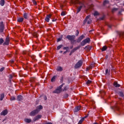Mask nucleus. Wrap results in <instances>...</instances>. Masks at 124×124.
<instances>
[{
    "label": "nucleus",
    "mask_w": 124,
    "mask_h": 124,
    "mask_svg": "<svg viewBox=\"0 0 124 124\" xmlns=\"http://www.w3.org/2000/svg\"><path fill=\"white\" fill-rule=\"evenodd\" d=\"M83 64V61L82 60H79L75 65L74 68L76 69H78V68H80L81 66H82Z\"/></svg>",
    "instance_id": "nucleus-6"
},
{
    "label": "nucleus",
    "mask_w": 124,
    "mask_h": 124,
    "mask_svg": "<svg viewBox=\"0 0 124 124\" xmlns=\"http://www.w3.org/2000/svg\"><path fill=\"white\" fill-rule=\"evenodd\" d=\"M70 49H73V46H72L70 47Z\"/></svg>",
    "instance_id": "nucleus-62"
},
{
    "label": "nucleus",
    "mask_w": 124,
    "mask_h": 124,
    "mask_svg": "<svg viewBox=\"0 0 124 124\" xmlns=\"http://www.w3.org/2000/svg\"><path fill=\"white\" fill-rule=\"evenodd\" d=\"M17 22H18V23H22L24 21V18L19 17L17 18Z\"/></svg>",
    "instance_id": "nucleus-21"
},
{
    "label": "nucleus",
    "mask_w": 124,
    "mask_h": 124,
    "mask_svg": "<svg viewBox=\"0 0 124 124\" xmlns=\"http://www.w3.org/2000/svg\"><path fill=\"white\" fill-rule=\"evenodd\" d=\"M76 36H78V35H79V33H80V32L78 30H77L76 31Z\"/></svg>",
    "instance_id": "nucleus-39"
},
{
    "label": "nucleus",
    "mask_w": 124,
    "mask_h": 124,
    "mask_svg": "<svg viewBox=\"0 0 124 124\" xmlns=\"http://www.w3.org/2000/svg\"><path fill=\"white\" fill-rule=\"evenodd\" d=\"M100 20H104V16L101 17Z\"/></svg>",
    "instance_id": "nucleus-60"
},
{
    "label": "nucleus",
    "mask_w": 124,
    "mask_h": 124,
    "mask_svg": "<svg viewBox=\"0 0 124 124\" xmlns=\"http://www.w3.org/2000/svg\"><path fill=\"white\" fill-rule=\"evenodd\" d=\"M68 89H69L68 86H66L64 87V89H63V92H65L67 91Z\"/></svg>",
    "instance_id": "nucleus-36"
},
{
    "label": "nucleus",
    "mask_w": 124,
    "mask_h": 124,
    "mask_svg": "<svg viewBox=\"0 0 124 124\" xmlns=\"http://www.w3.org/2000/svg\"><path fill=\"white\" fill-rule=\"evenodd\" d=\"M62 35L60 38H58L57 42H60V41H62Z\"/></svg>",
    "instance_id": "nucleus-40"
},
{
    "label": "nucleus",
    "mask_w": 124,
    "mask_h": 124,
    "mask_svg": "<svg viewBox=\"0 0 124 124\" xmlns=\"http://www.w3.org/2000/svg\"><path fill=\"white\" fill-rule=\"evenodd\" d=\"M66 38L68 39L72 44H74V43L76 42V40H75V38H76V36L75 35H68L66 36Z\"/></svg>",
    "instance_id": "nucleus-1"
},
{
    "label": "nucleus",
    "mask_w": 124,
    "mask_h": 124,
    "mask_svg": "<svg viewBox=\"0 0 124 124\" xmlns=\"http://www.w3.org/2000/svg\"><path fill=\"white\" fill-rule=\"evenodd\" d=\"M118 8H114L112 9V13H114V12H116V11H118Z\"/></svg>",
    "instance_id": "nucleus-35"
},
{
    "label": "nucleus",
    "mask_w": 124,
    "mask_h": 124,
    "mask_svg": "<svg viewBox=\"0 0 124 124\" xmlns=\"http://www.w3.org/2000/svg\"><path fill=\"white\" fill-rule=\"evenodd\" d=\"M63 70L62 67L61 66L58 67L56 69L57 71H62Z\"/></svg>",
    "instance_id": "nucleus-26"
},
{
    "label": "nucleus",
    "mask_w": 124,
    "mask_h": 124,
    "mask_svg": "<svg viewBox=\"0 0 124 124\" xmlns=\"http://www.w3.org/2000/svg\"><path fill=\"white\" fill-rule=\"evenodd\" d=\"M85 50H89V51L92 50V46H90V45H87L84 47Z\"/></svg>",
    "instance_id": "nucleus-20"
},
{
    "label": "nucleus",
    "mask_w": 124,
    "mask_h": 124,
    "mask_svg": "<svg viewBox=\"0 0 124 124\" xmlns=\"http://www.w3.org/2000/svg\"><path fill=\"white\" fill-rule=\"evenodd\" d=\"M63 49V50H67V49H69V47L68 46L64 47Z\"/></svg>",
    "instance_id": "nucleus-48"
},
{
    "label": "nucleus",
    "mask_w": 124,
    "mask_h": 124,
    "mask_svg": "<svg viewBox=\"0 0 124 124\" xmlns=\"http://www.w3.org/2000/svg\"><path fill=\"white\" fill-rule=\"evenodd\" d=\"M113 86H114V87H115V88H120V87H121V85L119 84V83H118V82L115 81L113 83Z\"/></svg>",
    "instance_id": "nucleus-16"
},
{
    "label": "nucleus",
    "mask_w": 124,
    "mask_h": 124,
    "mask_svg": "<svg viewBox=\"0 0 124 124\" xmlns=\"http://www.w3.org/2000/svg\"><path fill=\"white\" fill-rule=\"evenodd\" d=\"M61 16H65V13H64V12L62 11L61 13Z\"/></svg>",
    "instance_id": "nucleus-42"
},
{
    "label": "nucleus",
    "mask_w": 124,
    "mask_h": 124,
    "mask_svg": "<svg viewBox=\"0 0 124 124\" xmlns=\"http://www.w3.org/2000/svg\"><path fill=\"white\" fill-rule=\"evenodd\" d=\"M23 18L26 20H29L30 17L29 16V14L25 13L23 14Z\"/></svg>",
    "instance_id": "nucleus-15"
},
{
    "label": "nucleus",
    "mask_w": 124,
    "mask_h": 124,
    "mask_svg": "<svg viewBox=\"0 0 124 124\" xmlns=\"http://www.w3.org/2000/svg\"><path fill=\"white\" fill-rule=\"evenodd\" d=\"M78 3L79 4V6L77 7V14H78L80 11H81V10L82 8H85L86 6H85V4H83V2H80L79 1H78Z\"/></svg>",
    "instance_id": "nucleus-2"
},
{
    "label": "nucleus",
    "mask_w": 124,
    "mask_h": 124,
    "mask_svg": "<svg viewBox=\"0 0 124 124\" xmlns=\"http://www.w3.org/2000/svg\"><path fill=\"white\" fill-rule=\"evenodd\" d=\"M109 57V56H108V55H107L106 56V59H107Z\"/></svg>",
    "instance_id": "nucleus-61"
},
{
    "label": "nucleus",
    "mask_w": 124,
    "mask_h": 124,
    "mask_svg": "<svg viewBox=\"0 0 124 124\" xmlns=\"http://www.w3.org/2000/svg\"><path fill=\"white\" fill-rule=\"evenodd\" d=\"M111 108L112 109V110H114L116 111H120V108L118 106H115L114 108V107H111Z\"/></svg>",
    "instance_id": "nucleus-18"
},
{
    "label": "nucleus",
    "mask_w": 124,
    "mask_h": 124,
    "mask_svg": "<svg viewBox=\"0 0 124 124\" xmlns=\"http://www.w3.org/2000/svg\"><path fill=\"white\" fill-rule=\"evenodd\" d=\"M122 12H123V10H120V11H119L118 14H119V15H121Z\"/></svg>",
    "instance_id": "nucleus-50"
},
{
    "label": "nucleus",
    "mask_w": 124,
    "mask_h": 124,
    "mask_svg": "<svg viewBox=\"0 0 124 124\" xmlns=\"http://www.w3.org/2000/svg\"><path fill=\"white\" fill-rule=\"evenodd\" d=\"M56 78H57V76H54L52 77V78H51V82H55Z\"/></svg>",
    "instance_id": "nucleus-33"
},
{
    "label": "nucleus",
    "mask_w": 124,
    "mask_h": 124,
    "mask_svg": "<svg viewBox=\"0 0 124 124\" xmlns=\"http://www.w3.org/2000/svg\"><path fill=\"white\" fill-rule=\"evenodd\" d=\"M24 121L27 124H30V123H31V119L26 118L24 119Z\"/></svg>",
    "instance_id": "nucleus-23"
},
{
    "label": "nucleus",
    "mask_w": 124,
    "mask_h": 124,
    "mask_svg": "<svg viewBox=\"0 0 124 124\" xmlns=\"http://www.w3.org/2000/svg\"><path fill=\"white\" fill-rule=\"evenodd\" d=\"M62 47H63V45H60L58 46L57 47V50H60V49H61Z\"/></svg>",
    "instance_id": "nucleus-34"
},
{
    "label": "nucleus",
    "mask_w": 124,
    "mask_h": 124,
    "mask_svg": "<svg viewBox=\"0 0 124 124\" xmlns=\"http://www.w3.org/2000/svg\"><path fill=\"white\" fill-rule=\"evenodd\" d=\"M44 100H47V96H45V97H44Z\"/></svg>",
    "instance_id": "nucleus-55"
},
{
    "label": "nucleus",
    "mask_w": 124,
    "mask_h": 124,
    "mask_svg": "<svg viewBox=\"0 0 124 124\" xmlns=\"http://www.w3.org/2000/svg\"><path fill=\"white\" fill-rule=\"evenodd\" d=\"M118 94H119V96H121V97H124V94L123 91L118 92Z\"/></svg>",
    "instance_id": "nucleus-19"
},
{
    "label": "nucleus",
    "mask_w": 124,
    "mask_h": 124,
    "mask_svg": "<svg viewBox=\"0 0 124 124\" xmlns=\"http://www.w3.org/2000/svg\"><path fill=\"white\" fill-rule=\"evenodd\" d=\"M80 48H81V46H78L75 48H74L71 51V52L73 54V53H74V52H75L76 51H77V50H78V49H80Z\"/></svg>",
    "instance_id": "nucleus-12"
},
{
    "label": "nucleus",
    "mask_w": 124,
    "mask_h": 124,
    "mask_svg": "<svg viewBox=\"0 0 124 124\" xmlns=\"http://www.w3.org/2000/svg\"><path fill=\"white\" fill-rule=\"evenodd\" d=\"M3 98H4V93H2L0 95V101H2V100H3Z\"/></svg>",
    "instance_id": "nucleus-25"
},
{
    "label": "nucleus",
    "mask_w": 124,
    "mask_h": 124,
    "mask_svg": "<svg viewBox=\"0 0 124 124\" xmlns=\"http://www.w3.org/2000/svg\"><path fill=\"white\" fill-rule=\"evenodd\" d=\"M3 70H4V67H3L0 69V72H2Z\"/></svg>",
    "instance_id": "nucleus-47"
},
{
    "label": "nucleus",
    "mask_w": 124,
    "mask_h": 124,
    "mask_svg": "<svg viewBox=\"0 0 124 124\" xmlns=\"http://www.w3.org/2000/svg\"><path fill=\"white\" fill-rule=\"evenodd\" d=\"M32 60H34L35 59V56L33 55L31 57Z\"/></svg>",
    "instance_id": "nucleus-54"
},
{
    "label": "nucleus",
    "mask_w": 124,
    "mask_h": 124,
    "mask_svg": "<svg viewBox=\"0 0 124 124\" xmlns=\"http://www.w3.org/2000/svg\"><path fill=\"white\" fill-rule=\"evenodd\" d=\"M109 3V1L108 0H106L103 2V6H105L106 4H108Z\"/></svg>",
    "instance_id": "nucleus-30"
},
{
    "label": "nucleus",
    "mask_w": 124,
    "mask_h": 124,
    "mask_svg": "<svg viewBox=\"0 0 124 124\" xmlns=\"http://www.w3.org/2000/svg\"><path fill=\"white\" fill-rule=\"evenodd\" d=\"M101 50H102V52H104V51H106L107 50V46H103Z\"/></svg>",
    "instance_id": "nucleus-27"
},
{
    "label": "nucleus",
    "mask_w": 124,
    "mask_h": 124,
    "mask_svg": "<svg viewBox=\"0 0 124 124\" xmlns=\"http://www.w3.org/2000/svg\"><path fill=\"white\" fill-rule=\"evenodd\" d=\"M91 83H92V80H88L86 82V84H87V85H89V84H91Z\"/></svg>",
    "instance_id": "nucleus-41"
},
{
    "label": "nucleus",
    "mask_w": 124,
    "mask_h": 124,
    "mask_svg": "<svg viewBox=\"0 0 124 124\" xmlns=\"http://www.w3.org/2000/svg\"><path fill=\"white\" fill-rule=\"evenodd\" d=\"M38 112H39V110H38V109H34L30 113V116L31 117H34V116L38 114Z\"/></svg>",
    "instance_id": "nucleus-7"
},
{
    "label": "nucleus",
    "mask_w": 124,
    "mask_h": 124,
    "mask_svg": "<svg viewBox=\"0 0 124 124\" xmlns=\"http://www.w3.org/2000/svg\"><path fill=\"white\" fill-rule=\"evenodd\" d=\"M9 43H10V37L9 36H7L5 38V42L3 44V46H8Z\"/></svg>",
    "instance_id": "nucleus-5"
},
{
    "label": "nucleus",
    "mask_w": 124,
    "mask_h": 124,
    "mask_svg": "<svg viewBox=\"0 0 124 124\" xmlns=\"http://www.w3.org/2000/svg\"><path fill=\"white\" fill-rule=\"evenodd\" d=\"M8 113L7 109H5L0 113L1 116H6Z\"/></svg>",
    "instance_id": "nucleus-13"
},
{
    "label": "nucleus",
    "mask_w": 124,
    "mask_h": 124,
    "mask_svg": "<svg viewBox=\"0 0 124 124\" xmlns=\"http://www.w3.org/2000/svg\"><path fill=\"white\" fill-rule=\"evenodd\" d=\"M90 17L91 16H88L86 17L85 19L83 21V25L85 26L86 25V23L87 22V25H90V24L92 23V20L90 19Z\"/></svg>",
    "instance_id": "nucleus-4"
},
{
    "label": "nucleus",
    "mask_w": 124,
    "mask_h": 124,
    "mask_svg": "<svg viewBox=\"0 0 124 124\" xmlns=\"http://www.w3.org/2000/svg\"><path fill=\"white\" fill-rule=\"evenodd\" d=\"M17 100L18 101H22V100H24V97L21 95H18L17 96Z\"/></svg>",
    "instance_id": "nucleus-14"
},
{
    "label": "nucleus",
    "mask_w": 124,
    "mask_h": 124,
    "mask_svg": "<svg viewBox=\"0 0 124 124\" xmlns=\"http://www.w3.org/2000/svg\"><path fill=\"white\" fill-rule=\"evenodd\" d=\"M120 35L121 36H123V37H124V32H122L121 33H120Z\"/></svg>",
    "instance_id": "nucleus-51"
},
{
    "label": "nucleus",
    "mask_w": 124,
    "mask_h": 124,
    "mask_svg": "<svg viewBox=\"0 0 124 124\" xmlns=\"http://www.w3.org/2000/svg\"><path fill=\"white\" fill-rule=\"evenodd\" d=\"M52 21V22H56V21H57V19H53Z\"/></svg>",
    "instance_id": "nucleus-59"
},
{
    "label": "nucleus",
    "mask_w": 124,
    "mask_h": 124,
    "mask_svg": "<svg viewBox=\"0 0 124 124\" xmlns=\"http://www.w3.org/2000/svg\"><path fill=\"white\" fill-rule=\"evenodd\" d=\"M52 16V15H46V17L45 18V20L47 22V23H49L50 21V18Z\"/></svg>",
    "instance_id": "nucleus-10"
},
{
    "label": "nucleus",
    "mask_w": 124,
    "mask_h": 124,
    "mask_svg": "<svg viewBox=\"0 0 124 124\" xmlns=\"http://www.w3.org/2000/svg\"><path fill=\"white\" fill-rule=\"evenodd\" d=\"M60 6L61 7V9H62V8H63V6H64V5H62V4H61Z\"/></svg>",
    "instance_id": "nucleus-53"
},
{
    "label": "nucleus",
    "mask_w": 124,
    "mask_h": 124,
    "mask_svg": "<svg viewBox=\"0 0 124 124\" xmlns=\"http://www.w3.org/2000/svg\"><path fill=\"white\" fill-rule=\"evenodd\" d=\"M4 4H5V0H0V6H4Z\"/></svg>",
    "instance_id": "nucleus-17"
},
{
    "label": "nucleus",
    "mask_w": 124,
    "mask_h": 124,
    "mask_svg": "<svg viewBox=\"0 0 124 124\" xmlns=\"http://www.w3.org/2000/svg\"><path fill=\"white\" fill-rule=\"evenodd\" d=\"M33 4H34V5H37V3H36V1L35 0H33L32 1Z\"/></svg>",
    "instance_id": "nucleus-44"
},
{
    "label": "nucleus",
    "mask_w": 124,
    "mask_h": 124,
    "mask_svg": "<svg viewBox=\"0 0 124 124\" xmlns=\"http://www.w3.org/2000/svg\"><path fill=\"white\" fill-rule=\"evenodd\" d=\"M83 40L85 41V43H86V44H87V43H90V42H91V39L89 37H87L86 39H85Z\"/></svg>",
    "instance_id": "nucleus-22"
},
{
    "label": "nucleus",
    "mask_w": 124,
    "mask_h": 124,
    "mask_svg": "<svg viewBox=\"0 0 124 124\" xmlns=\"http://www.w3.org/2000/svg\"><path fill=\"white\" fill-rule=\"evenodd\" d=\"M38 110H41L43 109V107L42 105H39L37 107Z\"/></svg>",
    "instance_id": "nucleus-38"
},
{
    "label": "nucleus",
    "mask_w": 124,
    "mask_h": 124,
    "mask_svg": "<svg viewBox=\"0 0 124 124\" xmlns=\"http://www.w3.org/2000/svg\"><path fill=\"white\" fill-rule=\"evenodd\" d=\"M108 28H109V29H111V28H112V25H108Z\"/></svg>",
    "instance_id": "nucleus-56"
},
{
    "label": "nucleus",
    "mask_w": 124,
    "mask_h": 124,
    "mask_svg": "<svg viewBox=\"0 0 124 124\" xmlns=\"http://www.w3.org/2000/svg\"><path fill=\"white\" fill-rule=\"evenodd\" d=\"M110 68L109 69H107L106 70V75L108 74V75H110Z\"/></svg>",
    "instance_id": "nucleus-29"
},
{
    "label": "nucleus",
    "mask_w": 124,
    "mask_h": 124,
    "mask_svg": "<svg viewBox=\"0 0 124 124\" xmlns=\"http://www.w3.org/2000/svg\"><path fill=\"white\" fill-rule=\"evenodd\" d=\"M9 79H12V78H13V76L12 75H10L9 76Z\"/></svg>",
    "instance_id": "nucleus-45"
},
{
    "label": "nucleus",
    "mask_w": 124,
    "mask_h": 124,
    "mask_svg": "<svg viewBox=\"0 0 124 124\" xmlns=\"http://www.w3.org/2000/svg\"><path fill=\"white\" fill-rule=\"evenodd\" d=\"M68 96H69V95L67 93H66L64 95V98H67V97H68Z\"/></svg>",
    "instance_id": "nucleus-43"
},
{
    "label": "nucleus",
    "mask_w": 124,
    "mask_h": 124,
    "mask_svg": "<svg viewBox=\"0 0 124 124\" xmlns=\"http://www.w3.org/2000/svg\"><path fill=\"white\" fill-rule=\"evenodd\" d=\"M4 42V40H3V38H0V45H2Z\"/></svg>",
    "instance_id": "nucleus-28"
},
{
    "label": "nucleus",
    "mask_w": 124,
    "mask_h": 124,
    "mask_svg": "<svg viewBox=\"0 0 124 124\" xmlns=\"http://www.w3.org/2000/svg\"><path fill=\"white\" fill-rule=\"evenodd\" d=\"M34 79H35V78H33L31 79V82H34Z\"/></svg>",
    "instance_id": "nucleus-58"
},
{
    "label": "nucleus",
    "mask_w": 124,
    "mask_h": 124,
    "mask_svg": "<svg viewBox=\"0 0 124 124\" xmlns=\"http://www.w3.org/2000/svg\"><path fill=\"white\" fill-rule=\"evenodd\" d=\"M43 124H53V123L51 122H46V123H44Z\"/></svg>",
    "instance_id": "nucleus-49"
},
{
    "label": "nucleus",
    "mask_w": 124,
    "mask_h": 124,
    "mask_svg": "<svg viewBox=\"0 0 124 124\" xmlns=\"http://www.w3.org/2000/svg\"><path fill=\"white\" fill-rule=\"evenodd\" d=\"M42 117V115H37L33 118L34 122H36V121L39 120V119H41Z\"/></svg>",
    "instance_id": "nucleus-11"
},
{
    "label": "nucleus",
    "mask_w": 124,
    "mask_h": 124,
    "mask_svg": "<svg viewBox=\"0 0 124 124\" xmlns=\"http://www.w3.org/2000/svg\"><path fill=\"white\" fill-rule=\"evenodd\" d=\"M93 124H98L97 123L95 122V123H93Z\"/></svg>",
    "instance_id": "nucleus-64"
},
{
    "label": "nucleus",
    "mask_w": 124,
    "mask_h": 124,
    "mask_svg": "<svg viewBox=\"0 0 124 124\" xmlns=\"http://www.w3.org/2000/svg\"><path fill=\"white\" fill-rule=\"evenodd\" d=\"M10 100L11 101H13V100H16V98L14 96L11 97Z\"/></svg>",
    "instance_id": "nucleus-37"
},
{
    "label": "nucleus",
    "mask_w": 124,
    "mask_h": 124,
    "mask_svg": "<svg viewBox=\"0 0 124 124\" xmlns=\"http://www.w3.org/2000/svg\"><path fill=\"white\" fill-rule=\"evenodd\" d=\"M80 108H81V107L80 106H78L77 107H76L75 108V109H74V112H78V111H79V110H80Z\"/></svg>",
    "instance_id": "nucleus-24"
},
{
    "label": "nucleus",
    "mask_w": 124,
    "mask_h": 124,
    "mask_svg": "<svg viewBox=\"0 0 124 124\" xmlns=\"http://www.w3.org/2000/svg\"><path fill=\"white\" fill-rule=\"evenodd\" d=\"M87 44L86 43V42L83 40L81 43H80V45L81 46H85V45H86Z\"/></svg>",
    "instance_id": "nucleus-32"
},
{
    "label": "nucleus",
    "mask_w": 124,
    "mask_h": 124,
    "mask_svg": "<svg viewBox=\"0 0 124 124\" xmlns=\"http://www.w3.org/2000/svg\"><path fill=\"white\" fill-rule=\"evenodd\" d=\"M4 31V23L3 21L0 22V33L3 32Z\"/></svg>",
    "instance_id": "nucleus-8"
},
{
    "label": "nucleus",
    "mask_w": 124,
    "mask_h": 124,
    "mask_svg": "<svg viewBox=\"0 0 124 124\" xmlns=\"http://www.w3.org/2000/svg\"><path fill=\"white\" fill-rule=\"evenodd\" d=\"M97 15H98V12H95L94 13V16H97Z\"/></svg>",
    "instance_id": "nucleus-46"
},
{
    "label": "nucleus",
    "mask_w": 124,
    "mask_h": 124,
    "mask_svg": "<svg viewBox=\"0 0 124 124\" xmlns=\"http://www.w3.org/2000/svg\"><path fill=\"white\" fill-rule=\"evenodd\" d=\"M64 85V83H62V85H61L60 86L58 87L57 88V89L53 92V93H62V87H63Z\"/></svg>",
    "instance_id": "nucleus-3"
},
{
    "label": "nucleus",
    "mask_w": 124,
    "mask_h": 124,
    "mask_svg": "<svg viewBox=\"0 0 124 124\" xmlns=\"http://www.w3.org/2000/svg\"><path fill=\"white\" fill-rule=\"evenodd\" d=\"M62 80H63V78L62 77L61 79V83H62Z\"/></svg>",
    "instance_id": "nucleus-63"
},
{
    "label": "nucleus",
    "mask_w": 124,
    "mask_h": 124,
    "mask_svg": "<svg viewBox=\"0 0 124 124\" xmlns=\"http://www.w3.org/2000/svg\"><path fill=\"white\" fill-rule=\"evenodd\" d=\"M68 52V51H67V50H66V51H65L64 52H63V55H65V54H66V53H67Z\"/></svg>",
    "instance_id": "nucleus-57"
},
{
    "label": "nucleus",
    "mask_w": 124,
    "mask_h": 124,
    "mask_svg": "<svg viewBox=\"0 0 124 124\" xmlns=\"http://www.w3.org/2000/svg\"><path fill=\"white\" fill-rule=\"evenodd\" d=\"M93 67H94V65H93V64H91L90 68H92Z\"/></svg>",
    "instance_id": "nucleus-52"
},
{
    "label": "nucleus",
    "mask_w": 124,
    "mask_h": 124,
    "mask_svg": "<svg viewBox=\"0 0 124 124\" xmlns=\"http://www.w3.org/2000/svg\"><path fill=\"white\" fill-rule=\"evenodd\" d=\"M85 35H81L80 36H79L77 40V43H80V42H81V41H82V40H83V39H84V38H85Z\"/></svg>",
    "instance_id": "nucleus-9"
},
{
    "label": "nucleus",
    "mask_w": 124,
    "mask_h": 124,
    "mask_svg": "<svg viewBox=\"0 0 124 124\" xmlns=\"http://www.w3.org/2000/svg\"><path fill=\"white\" fill-rule=\"evenodd\" d=\"M84 120H85V118H82L81 119H80L79 121L78 124H81L82 123H83V122H84Z\"/></svg>",
    "instance_id": "nucleus-31"
}]
</instances>
